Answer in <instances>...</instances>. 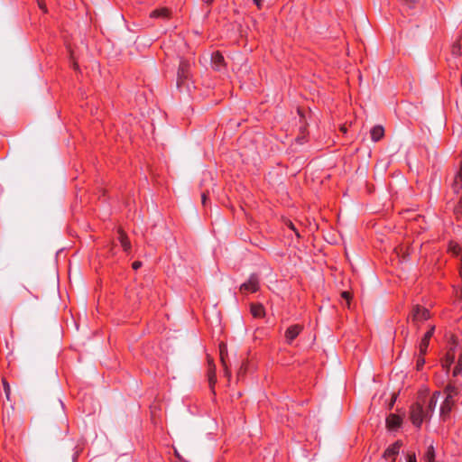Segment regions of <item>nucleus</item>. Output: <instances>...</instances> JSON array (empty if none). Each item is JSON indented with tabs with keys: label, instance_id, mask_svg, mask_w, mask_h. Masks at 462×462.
<instances>
[{
	"label": "nucleus",
	"instance_id": "nucleus-1",
	"mask_svg": "<svg viewBox=\"0 0 462 462\" xmlns=\"http://www.w3.org/2000/svg\"><path fill=\"white\" fill-rule=\"evenodd\" d=\"M427 416L428 414L420 402H418L411 406L410 418L415 427L420 428Z\"/></svg>",
	"mask_w": 462,
	"mask_h": 462
},
{
	"label": "nucleus",
	"instance_id": "nucleus-2",
	"mask_svg": "<svg viewBox=\"0 0 462 462\" xmlns=\"http://www.w3.org/2000/svg\"><path fill=\"white\" fill-rule=\"evenodd\" d=\"M430 318V310L422 306L415 305L413 306L409 319L411 322L418 326L420 322L428 320Z\"/></svg>",
	"mask_w": 462,
	"mask_h": 462
},
{
	"label": "nucleus",
	"instance_id": "nucleus-3",
	"mask_svg": "<svg viewBox=\"0 0 462 462\" xmlns=\"http://www.w3.org/2000/svg\"><path fill=\"white\" fill-rule=\"evenodd\" d=\"M259 289L260 281L256 273H252L248 280L239 287L240 291L244 294L257 292Z\"/></svg>",
	"mask_w": 462,
	"mask_h": 462
},
{
	"label": "nucleus",
	"instance_id": "nucleus-4",
	"mask_svg": "<svg viewBox=\"0 0 462 462\" xmlns=\"http://www.w3.org/2000/svg\"><path fill=\"white\" fill-rule=\"evenodd\" d=\"M190 62L187 60H180L177 72V86L180 88L185 84L190 76Z\"/></svg>",
	"mask_w": 462,
	"mask_h": 462
},
{
	"label": "nucleus",
	"instance_id": "nucleus-5",
	"mask_svg": "<svg viewBox=\"0 0 462 462\" xmlns=\"http://www.w3.org/2000/svg\"><path fill=\"white\" fill-rule=\"evenodd\" d=\"M457 348V346H451L441 361L442 367L448 372L451 365L455 363Z\"/></svg>",
	"mask_w": 462,
	"mask_h": 462
},
{
	"label": "nucleus",
	"instance_id": "nucleus-6",
	"mask_svg": "<svg viewBox=\"0 0 462 462\" xmlns=\"http://www.w3.org/2000/svg\"><path fill=\"white\" fill-rule=\"evenodd\" d=\"M303 326L300 324H294L290 326L284 334L286 343L291 345L294 339L302 332Z\"/></svg>",
	"mask_w": 462,
	"mask_h": 462
},
{
	"label": "nucleus",
	"instance_id": "nucleus-7",
	"mask_svg": "<svg viewBox=\"0 0 462 462\" xmlns=\"http://www.w3.org/2000/svg\"><path fill=\"white\" fill-rule=\"evenodd\" d=\"M435 332V326H430L428 331L423 335L420 344H419V351L421 355H426L430 340L432 337Z\"/></svg>",
	"mask_w": 462,
	"mask_h": 462
},
{
	"label": "nucleus",
	"instance_id": "nucleus-8",
	"mask_svg": "<svg viewBox=\"0 0 462 462\" xmlns=\"http://www.w3.org/2000/svg\"><path fill=\"white\" fill-rule=\"evenodd\" d=\"M207 376L209 383V387L212 392H214V386L217 383V374H216V365L212 358L208 356V372Z\"/></svg>",
	"mask_w": 462,
	"mask_h": 462
},
{
	"label": "nucleus",
	"instance_id": "nucleus-9",
	"mask_svg": "<svg viewBox=\"0 0 462 462\" xmlns=\"http://www.w3.org/2000/svg\"><path fill=\"white\" fill-rule=\"evenodd\" d=\"M401 448V444L397 441L390 445L383 452V457L390 462H394Z\"/></svg>",
	"mask_w": 462,
	"mask_h": 462
},
{
	"label": "nucleus",
	"instance_id": "nucleus-10",
	"mask_svg": "<svg viewBox=\"0 0 462 462\" xmlns=\"http://www.w3.org/2000/svg\"><path fill=\"white\" fill-rule=\"evenodd\" d=\"M219 356H220V362L224 368V374L227 378H230L231 372L228 369L227 363H226L227 349H226V346L224 343L219 344Z\"/></svg>",
	"mask_w": 462,
	"mask_h": 462
},
{
	"label": "nucleus",
	"instance_id": "nucleus-11",
	"mask_svg": "<svg viewBox=\"0 0 462 462\" xmlns=\"http://www.w3.org/2000/svg\"><path fill=\"white\" fill-rule=\"evenodd\" d=\"M451 189L457 194L462 192V159L459 164V168L454 176Z\"/></svg>",
	"mask_w": 462,
	"mask_h": 462
},
{
	"label": "nucleus",
	"instance_id": "nucleus-12",
	"mask_svg": "<svg viewBox=\"0 0 462 462\" xmlns=\"http://www.w3.org/2000/svg\"><path fill=\"white\" fill-rule=\"evenodd\" d=\"M250 312L254 318L262 319L265 316V310L261 303H251Z\"/></svg>",
	"mask_w": 462,
	"mask_h": 462
},
{
	"label": "nucleus",
	"instance_id": "nucleus-13",
	"mask_svg": "<svg viewBox=\"0 0 462 462\" xmlns=\"http://www.w3.org/2000/svg\"><path fill=\"white\" fill-rule=\"evenodd\" d=\"M454 404L455 401L453 399L445 398L444 402L440 405V415L443 418L449 416Z\"/></svg>",
	"mask_w": 462,
	"mask_h": 462
},
{
	"label": "nucleus",
	"instance_id": "nucleus-14",
	"mask_svg": "<svg viewBox=\"0 0 462 462\" xmlns=\"http://www.w3.org/2000/svg\"><path fill=\"white\" fill-rule=\"evenodd\" d=\"M402 422V418L396 414H390L386 419L387 427L391 430H397Z\"/></svg>",
	"mask_w": 462,
	"mask_h": 462
},
{
	"label": "nucleus",
	"instance_id": "nucleus-15",
	"mask_svg": "<svg viewBox=\"0 0 462 462\" xmlns=\"http://www.w3.org/2000/svg\"><path fill=\"white\" fill-rule=\"evenodd\" d=\"M118 241L125 252L128 253L131 250V242L127 237V235L122 230H118Z\"/></svg>",
	"mask_w": 462,
	"mask_h": 462
},
{
	"label": "nucleus",
	"instance_id": "nucleus-16",
	"mask_svg": "<svg viewBox=\"0 0 462 462\" xmlns=\"http://www.w3.org/2000/svg\"><path fill=\"white\" fill-rule=\"evenodd\" d=\"M170 10L166 7L155 9L151 12L150 17L151 18H162V19H168L170 17Z\"/></svg>",
	"mask_w": 462,
	"mask_h": 462
},
{
	"label": "nucleus",
	"instance_id": "nucleus-17",
	"mask_svg": "<svg viewBox=\"0 0 462 462\" xmlns=\"http://www.w3.org/2000/svg\"><path fill=\"white\" fill-rule=\"evenodd\" d=\"M370 134H371V139L374 142H378L383 138V136L384 134V129L381 125H375L371 129Z\"/></svg>",
	"mask_w": 462,
	"mask_h": 462
},
{
	"label": "nucleus",
	"instance_id": "nucleus-18",
	"mask_svg": "<svg viewBox=\"0 0 462 462\" xmlns=\"http://www.w3.org/2000/svg\"><path fill=\"white\" fill-rule=\"evenodd\" d=\"M446 398L453 399L459 393V389L457 385L452 383H448L444 390Z\"/></svg>",
	"mask_w": 462,
	"mask_h": 462
},
{
	"label": "nucleus",
	"instance_id": "nucleus-19",
	"mask_svg": "<svg viewBox=\"0 0 462 462\" xmlns=\"http://www.w3.org/2000/svg\"><path fill=\"white\" fill-rule=\"evenodd\" d=\"M439 393H434L433 395L430 398L427 405V414L432 412L434 409L436 408L438 398H439Z\"/></svg>",
	"mask_w": 462,
	"mask_h": 462
},
{
	"label": "nucleus",
	"instance_id": "nucleus-20",
	"mask_svg": "<svg viewBox=\"0 0 462 462\" xmlns=\"http://www.w3.org/2000/svg\"><path fill=\"white\" fill-rule=\"evenodd\" d=\"M462 373V349H459L458 358L453 369V376L456 377Z\"/></svg>",
	"mask_w": 462,
	"mask_h": 462
},
{
	"label": "nucleus",
	"instance_id": "nucleus-21",
	"mask_svg": "<svg viewBox=\"0 0 462 462\" xmlns=\"http://www.w3.org/2000/svg\"><path fill=\"white\" fill-rule=\"evenodd\" d=\"M212 60L217 69H220V66L224 63V57L221 53L216 52L212 55Z\"/></svg>",
	"mask_w": 462,
	"mask_h": 462
},
{
	"label": "nucleus",
	"instance_id": "nucleus-22",
	"mask_svg": "<svg viewBox=\"0 0 462 462\" xmlns=\"http://www.w3.org/2000/svg\"><path fill=\"white\" fill-rule=\"evenodd\" d=\"M459 194L461 197L454 208V215L457 219L462 217V191Z\"/></svg>",
	"mask_w": 462,
	"mask_h": 462
},
{
	"label": "nucleus",
	"instance_id": "nucleus-23",
	"mask_svg": "<svg viewBox=\"0 0 462 462\" xmlns=\"http://www.w3.org/2000/svg\"><path fill=\"white\" fill-rule=\"evenodd\" d=\"M2 384L4 387V392L5 394V397L7 400H10V394H11V387L7 380L4 377L2 378Z\"/></svg>",
	"mask_w": 462,
	"mask_h": 462
},
{
	"label": "nucleus",
	"instance_id": "nucleus-24",
	"mask_svg": "<svg viewBox=\"0 0 462 462\" xmlns=\"http://www.w3.org/2000/svg\"><path fill=\"white\" fill-rule=\"evenodd\" d=\"M451 52L454 56H459L461 53V45L459 41H457L452 44Z\"/></svg>",
	"mask_w": 462,
	"mask_h": 462
},
{
	"label": "nucleus",
	"instance_id": "nucleus-25",
	"mask_svg": "<svg viewBox=\"0 0 462 462\" xmlns=\"http://www.w3.org/2000/svg\"><path fill=\"white\" fill-rule=\"evenodd\" d=\"M424 356L425 355H421L420 352H419V355L417 356V360H416V368L417 370H421L424 364H425V358H424Z\"/></svg>",
	"mask_w": 462,
	"mask_h": 462
},
{
	"label": "nucleus",
	"instance_id": "nucleus-26",
	"mask_svg": "<svg viewBox=\"0 0 462 462\" xmlns=\"http://www.w3.org/2000/svg\"><path fill=\"white\" fill-rule=\"evenodd\" d=\"M252 2L257 7L258 10H261L264 5L265 0H252Z\"/></svg>",
	"mask_w": 462,
	"mask_h": 462
},
{
	"label": "nucleus",
	"instance_id": "nucleus-27",
	"mask_svg": "<svg viewBox=\"0 0 462 462\" xmlns=\"http://www.w3.org/2000/svg\"><path fill=\"white\" fill-rule=\"evenodd\" d=\"M341 297L346 300L347 305H349L350 301V293L348 291H343L341 293Z\"/></svg>",
	"mask_w": 462,
	"mask_h": 462
},
{
	"label": "nucleus",
	"instance_id": "nucleus-28",
	"mask_svg": "<svg viewBox=\"0 0 462 462\" xmlns=\"http://www.w3.org/2000/svg\"><path fill=\"white\" fill-rule=\"evenodd\" d=\"M407 462H417L415 453H411L407 457Z\"/></svg>",
	"mask_w": 462,
	"mask_h": 462
},
{
	"label": "nucleus",
	"instance_id": "nucleus-29",
	"mask_svg": "<svg viewBox=\"0 0 462 462\" xmlns=\"http://www.w3.org/2000/svg\"><path fill=\"white\" fill-rule=\"evenodd\" d=\"M287 226H288V227L290 229H291V230H293L295 232V234H296V236L298 237L300 236V234L297 232V230H296V228H295V226H294V225H293V223L291 221H288Z\"/></svg>",
	"mask_w": 462,
	"mask_h": 462
},
{
	"label": "nucleus",
	"instance_id": "nucleus-30",
	"mask_svg": "<svg viewBox=\"0 0 462 462\" xmlns=\"http://www.w3.org/2000/svg\"><path fill=\"white\" fill-rule=\"evenodd\" d=\"M142 265H143L142 262L135 261L133 263L132 267L134 270H138L139 268H141Z\"/></svg>",
	"mask_w": 462,
	"mask_h": 462
},
{
	"label": "nucleus",
	"instance_id": "nucleus-31",
	"mask_svg": "<svg viewBox=\"0 0 462 462\" xmlns=\"http://www.w3.org/2000/svg\"><path fill=\"white\" fill-rule=\"evenodd\" d=\"M201 200L202 204L205 206L208 200V195L205 192H203L201 195Z\"/></svg>",
	"mask_w": 462,
	"mask_h": 462
},
{
	"label": "nucleus",
	"instance_id": "nucleus-32",
	"mask_svg": "<svg viewBox=\"0 0 462 462\" xmlns=\"http://www.w3.org/2000/svg\"><path fill=\"white\" fill-rule=\"evenodd\" d=\"M39 6H40L41 9H42L44 12H46V7H45V5L43 4L39 3Z\"/></svg>",
	"mask_w": 462,
	"mask_h": 462
},
{
	"label": "nucleus",
	"instance_id": "nucleus-33",
	"mask_svg": "<svg viewBox=\"0 0 462 462\" xmlns=\"http://www.w3.org/2000/svg\"><path fill=\"white\" fill-rule=\"evenodd\" d=\"M77 457H78V454H74V455H73V461H74V462H75V460L77 459Z\"/></svg>",
	"mask_w": 462,
	"mask_h": 462
},
{
	"label": "nucleus",
	"instance_id": "nucleus-34",
	"mask_svg": "<svg viewBox=\"0 0 462 462\" xmlns=\"http://www.w3.org/2000/svg\"><path fill=\"white\" fill-rule=\"evenodd\" d=\"M212 1H213V0H208V3H209V2H212Z\"/></svg>",
	"mask_w": 462,
	"mask_h": 462
}]
</instances>
